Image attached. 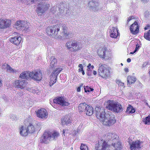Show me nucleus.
Instances as JSON below:
<instances>
[{"mask_svg":"<svg viewBox=\"0 0 150 150\" xmlns=\"http://www.w3.org/2000/svg\"><path fill=\"white\" fill-rule=\"evenodd\" d=\"M62 69L61 68H58L56 69L55 71H56V72L57 74L60 73V72L62 70Z\"/></svg>","mask_w":150,"mask_h":150,"instance_id":"49530a36","label":"nucleus"},{"mask_svg":"<svg viewBox=\"0 0 150 150\" xmlns=\"http://www.w3.org/2000/svg\"><path fill=\"white\" fill-rule=\"evenodd\" d=\"M118 85L120 86H123L124 85V83L120 82H119L118 83Z\"/></svg>","mask_w":150,"mask_h":150,"instance_id":"864d4df0","label":"nucleus"},{"mask_svg":"<svg viewBox=\"0 0 150 150\" xmlns=\"http://www.w3.org/2000/svg\"><path fill=\"white\" fill-rule=\"evenodd\" d=\"M110 36L113 38H116L119 35L118 30L115 27H110Z\"/></svg>","mask_w":150,"mask_h":150,"instance_id":"a211bd4d","label":"nucleus"},{"mask_svg":"<svg viewBox=\"0 0 150 150\" xmlns=\"http://www.w3.org/2000/svg\"><path fill=\"white\" fill-rule=\"evenodd\" d=\"M33 124L34 125L35 130H38L40 129V124L39 122L35 121Z\"/></svg>","mask_w":150,"mask_h":150,"instance_id":"2f4dec72","label":"nucleus"},{"mask_svg":"<svg viewBox=\"0 0 150 150\" xmlns=\"http://www.w3.org/2000/svg\"><path fill=\"white\" fill-rule=\"evenodd\" d=\"M31 29L30 28L28 27L27 28H25L23 30L25 32H28L30 31Z\"/></svg>","mask_w":150,"mask_h":150,"instance_id":"de8ad7c7","label":"nucleus"},{"mask_svg":"<svg viewBox=\"0 0 150 150\" xmlns=\"http://www.w3.org/2000/svg\"><path fill=\"white\" fill-rule=\"evenodd\" d=\"M99 67L98 69V74H101L103 75V71L107 68V66L105 64H99Z\"/></svg>","mask_w":150,"mask_h":150,"instance_id":"5701e85b","label":"nucleus"},{"mask_svg":"<svg viewBox=\"0 0 150 150\" xmlns=\"http://www.w3.org/2000/svg\"><path fill=\"white\" fill-rule=\"evenodd\" d=\"M112 137L114 138V139H112L113 142L112 143V145L113 146L115 143L116 144L119 143L121 144V143L119 142L118 136L116 134L111 133H109L107 135V139L110 140L112 139Z\"/></svg>","mask_w":150,"mask_h":150,"instance_id":"9b49d317","label":"nucleus"},{"mask_svg":"<svg viewBox=\"0 0 150 150\" xmlns=\"http://www.w3.org/2000/svg\"><path fill=\"white\" fill-rule=\"evenodd\" d=\"M59 11L58 12L57 14V15H58V16L62 15L64 13V10L62 9L61 8H59Z\"/></svg>","mask_w":150,"mask_h":150,"instance_id":"79ce46f5","label":"nucleus"},{"mask_svg":"<svg viewBox=\"0 0 150 150\" xmlns=\"http://www.w3.org/2000/svg\"><path fill=\"white\" fill-rule=\"evenodd\" d=\"M84 90L85 92H89L91 91H93L94 89L93 88H90L88 86H84Z\"/></svg>","mask_w":150,"mask_h":150,"instance_id":"c9c22d12","label":"nucleus"},{"mask_svg":"<svg viewBox=\"0 0 150 150\" xmlns=\"http://www.w3.org/2000/svg\"><path fill=\"white\" fill-rule=\"evenodd\" d=\"M93 74L94 75H96L97 74V72L95 71H93Z\"/></svg>","mask_w":150,"mask_h":150,"instance_id":"052dcab7","label":"nucleus"},{"mask_svg":"<svg viewBox=\"0 0 150 150\" xmlns=\"http://www.w3.org/2000/svg\"><path fill=\"white\" fill-rule=\"evenodd\" d=\"M88 6L89 8L94 11H97L101 9V7L98 2L92 0L88 3Z\"/></svg>","mask_w":150,"mask_h":150,"instance_id":"6e6552de","label":"nucleus"},{"mask_svg":"<svg viewBox=\"0 0 150 150\" xmlns=\"http://www.w3.org/2000/svg\"><path fill=\"white\" fill-rule=\"evenodd\" d=\"M31 78L36 81H40L42 79V71L40 70H35L30 72Z\"/></svg>","mask_w":150,"mask_h":150,"instance_id":"0eeeda50","label":"nucleus"},{"mask_svg":"<svg viewBox=\"0 0 150 150\" xmlns=\"http://www.w3.org/2000/svg\"><path fill=\"white\" fill-rule=\"evenodd\" d=\"M30 72H24L21 74L20 76V78L22 79H28L29 77L31 78Z\"/></svg>","mask_w":150,"mask_h":150,"instance_id":"a878e982","label":"nucleus"},{"mask_svg":"<svg viewBox=\"0 0 150 150\" xmlns=\"http://www.w3.org/2000/svg\"><path fill=\"white\" fill-rule=\"evenodd\" d=\"M28 132V133H32L34 132L35 131V129L34 125L30 123L27 128Z\"/></svg>","mask_w":150,"mask_h":150,"instance_id":"cd10ccee","label":"nucleus"},{"mask_svg":"<svg viewBox=\"0 0 150 150\" xmlns=\"http://www.w3.org/2000/svg\"><path fill=\"white\" fill-rule=\"evenodd\" d=\"M115 150H121V144L114 143L113 146ZM110 148L106 142L103 140L100 141L96 144L95 150H110Z\"/></svg>","mask_w":150,"mask_h":150,"instance_id":"f03ea898","label":"nucleus"},{"mask_svg":"<svg viewBox=\"0 0 150 150\" xmlns=\"http://www.w3.org/2000/svg\"><path fill=\"white\" fill-rule=\"evenodd\" d=\"M78 66L80 68L79 69V72H81L83 75H84L85 72L83 69V67L82 65L81 64H79Z\"/></svg>","mask_w":150,"mask_h":150,"instance_id":"e433bc0d","label":"nucleus"},{"mask_svg":"<svg viewBox=\"0 0 150 150\" xmlns=\"http://www.w3.org/2000/svg\"><path fill=\"white\" fill-rule=\"evenodd\" d=\"M92 71H88L86 72V74L88 76H91L92 74Z\"/></svg>","mask_w":150,"mask_h":150,"instance_id":"8fccbe9b","label":"nucleus"},{"mask_svg":"<svg viewBox=\"0 0 150 150\" xmlns=\"http://www.w3.org/2000/svg\"><path fill=\"white\" fill-rule=\"evenodd\" d=\"M66 46L71 51H76L80 50L82 47L80 44L76 41H70L66 43Z\"/></svg>","mask_w":150,"mask_h":150,"instance_id":"39448f33","label":"nucleus"},{"mask_svg":"<svg viewBox=\"0 0 150 150\" xmlns=\"http://www.w3.org/2000/svg\"><path fill=\"white\" fill-rule=\"evenodd\" d=\"M94 109L93 107L90 105L87 104L86 108L84 109V112L87 115L90 116L93 113Z\"/></svg>","mask_w":150,"mask_h":150,"instance_id":"aec40b11","label":"nucleus"},{"mask_svg":"<svg viewBox=\"0 0 150 150\" xmlns=\"http://www.w3.org/2000/svg\"><path fill=\"white\" fill-rule=\"evenodd\" d=\"M108 52L107 49L105 48H103L100 51H98V54L99 57L104 59H107L106 57H107L106 55V53Z\"/></svg>","mask_w":150,"mask_h":150,"instance_id":"6ab92c4d","label":"nucleus"},{"mask_svg":"<svg viewBox=\"0 0 150 150\" xmlns=\"http://www.w3.org/2000/svg\"><path fill=\"white\" fill-rule=\"evenodd\" d=\"M6 66V67L5 68L6 69V70H7L10 72H15L14 70L12 69L11 67L9 66L7 64H4V65H3L2 66V69L4 68V67Z\"/></svg>","mask_w":150,"mask_h":150,"instance_id":"7c9ffc66","label":"nucleus"},{"mask_svg":"<svg viewBox=\"0 0 150 150\" xmlns=\"http://www.w3.org/2000/svg\"><path fill=\"white\" fill-rule=\"evenodd\" d=\"M21 40L22 38L21 37L13 36L10 38V41L14 44L18 45L20 43Z\"/></svg>","mask_w":150,"mask_h":150,"instance_id":"f3484780","label":"nucleus"},{"mask_svg":"<svg viewBox=\"0 0 150 150\" xmlns=\"http://www.w3.org/2000/svg\"><path fill=\"white\" fill-rule=\"evenodd\" d=\"M21 24V28H26L27 25V22L25 21H22V23Z\"/></svg>","mask_w":150,"mask_h":150,"instance_id":"58836bf2","label":"nucleus"},{"mask_svg":"<svg viewBox=\"0 0 150 150\" xmlns=\"http://www.w3.org/2000/svg\"><path fill=\"white\" fill-rule=\"evenodd\" d=\"M144 37L146 40L150 41V30H149L147 32L144 33Z\"/></svg>","mask_w":150,"mask_h":150,"instance_id":"72a5a7b5","label":"nucleus"},{"mask_svg":"<svg viewBox=\"0 0 150 150\" xmlns=\"http://www.w3.org/2000/svg\"><path fill=\"white\" fill-rule=\"evenodd\" d=\"M65 130L64 129L63 130V134L64 135V136H65Z\"/></svg>","mask_w":150,"mask_h":150,"instance_id":"69168bd1","label":"nucleus"},{"mask_svg":"<svg viewBox=\"0 0 150 150\" xmlns=\"http://www.w3.org/2000/svg\"><path fill=\"white\" fill-rule=\"evenodd\" d=\"M111 112L105 114L104 109L100 107H96L95 109V114L97 118L103 124L106 125L110 126L116 122V119L114 115Z\"/></svg>","mask_w":150,"mask_h":150,"instance_id":"f257e3e1","label":"nucleus"},{"mask_svg":"<svg viewBox=\"0 0 150 150\" xmlns=\"http://www.w3.org/2000/svg\"><path fill=\"white\" fill-rule=\"evenodd\" d=\"M37 116L40 118H46L47 117V113L46 110L43 108L38 109L35 111Z\"/></svg>","mask_w":150,"mask_h":150,"instance_id":"f8f14e48","label":"nucleus"},{"mask_svg":"<svg viewBox=\"0 0 150 150\" xmlns=\"http://www.w3.org/2000/svg\"><path fill=\"white\" fill-rule=\"evenodd\" d=\"M91 68L92 69H93L94 68V66L93 65H92L91 66L90 68Z\"/></svg>","mask_w":150,"mask_h":150,"instance_id":"774afa93","label":"nucleus"},{"mask_svg":"<svg viewBox=\"0 0 150 150\" xmlns=\"http://www.w3.org/2000/svg\"><path fill=\"white\" fill-rule=\"evenodd\" d=\"M124 71L125 72H127L129 71L128 69L127 68H125L124 69Z\"/></svg>","mask_w":150,"mask_h":150,"instance_id":"6e6d98bb","label":"nucleus"},{"mask_svg":"<svg viewBox=\"0 0 150 150\" xmlns=\"http://www.w3.org/2000/svg\"><path fill=\"white\" fill-rule=\"evenodd\" d=\"M27 90L30 92L33 93H34L35 91V89L33 88H27Z\"/></svg>","mask_w":150,"mask_h":150,"instance_id":"37998d69","label":"nucleus"},{"mask_svg":"<svg viewBox=\"0 0 150 150\" xmlns=\"http://www.w3.org/2000/svg\"><path fill=\"white\" fill-rule=\"evenodd\" d=\"M4 29L9 27L11 24V21L9 20L4 19Z\"/></svg>","mask_w":150,"mask_h":150,"instance_id":"473e14b6","label":"nucleus"},{"mask_svg":"<svg viewBox=\"0 0 150 150\" xmlns=\"http://www.w3.org/2000/svg\"><path fill=\"white\" fill-rule=\"evenodd\" d=\"M141 1L143 2L144 3L147 2L148 1V0H141Z\"/></svg>","mask_w":150,"mask_h":150,"instance_id":"bf43d9fd","label":"nucleus"},{"mask_svg":"<svg viewBox=\"0 0 150 150\" xmlns=\"http://www.w3.org/2000/svg\"><path fill=\"white\" fill-rule=\"evenodd\" d=\"M150 28V25L149 24H147L146 26L144 28V29L145 30L149 29Z\"/></svg>","mask_w":150,"mask_h":150,"instance_id":"3c124183","label":"nucleus"},{"mask_svg":"<svg viewBox=\"0 0 150 150\" xmlns=\"http://www.w3.org/2000/svg\"><path fill=\"white\" fill-rule=\"evenodd\" d=\"M139 47V46L138 45V44H137L136 47L135 48V49L134 50V52H136L138 50Z\"/></svg>","mask_w":150,"mask_h":150,"instance_id":"09e8293b","label":"nucleus"},{"mask_svg":"<svg viewBox=\"0 0 150 150\" xmlns=\"http://www.w3.org/2000/svg\"><path fill=\"white\" fill-rule=\"evenodd\" d=\"M136 78L132 76H128L127 78L128 84H130L134 83L136 81Z\"/></svg>","mask_w":150,"mask_h":150,"instance_id":"bb28decb","label":"nucleus"},{"mask_svg":"<svg viewBox=\"0 0 150 150\" xmlns=\"http://www.w3.org/2000/svg\"><path fill=\"white\" fill-rule=\"evenodd\" d=\"M22 23V21H17L16 23L15 24V26L17 28H21V23Z\"/></svg>","mask_w":150,"mask_h":150,"instance_id":"4c0bfd02","label":"nucleus"},{"mask_svg":"<svg viewBox=\"0 0 150 150\" xmlns=\"http://www.w3.org/2000/svg\"><path fill=\"white\" fill-rule=\"evenodd\" d=\"M56 82V79H54V80L51 79L49 82V85L51 87L52 85L54 84Z\"/></svg>","mask_w":150,"mask_h":150,"instance_id":"c03bdc74","label":"nucleus"},{"mask_svg":"<svg viewBox=\"0 0 150 150\" xmlns=\"http://www.w3.org/2000/svg\"><path fill=\"white\" fill-rule=\"evenodd\" d=\"M80 149L81 150H88V147L86 145L81 144Z\"/></svg>","mask_w":150,"mask_h":150,"instance_id":"ea45409f","label":"nucleus"},{"mask_svg":"<svg viewBox=\"0 0 150 150\" xmlns=\"http://www.w3.org/2000/svg\"><path fill=\"white\" fill-rule=\"evenodd\" d=\"M132 18L131 17H129L127 21V22L128 23L132 19Z\"/></svg>","mask_w":150,"mask_h":150,"instance_id":"4d7b16f0","label":"nucleus"},{"mask_svg":"<svg viewBox=\"0 0 150 150\" xmlns=\"http://www.w3.org/2000/svg\"><path fill=\"white\" fill-rule=\"evenodd\" d=\"M135 52H134V51L133 52H130V54H134V53H135Z\"/></svg>","mask_w":150,"mask_h":150,"instance_id":"338daca9","label":"nucleus"},{"mask_svg":"<svg viewBox=\"0 0 150 150\" xmlns=\"http://www.w3.org/2000/svg\"><path fill=\"white\" fill-rule=\"evenodd\" d=\"M59 31V27L55 25L47 28L46 33L49 36L54 38H57L58 37V32Z\"/></svg>","mask_w":150,"mask_h":150,"instance_id":"423d86ee","label":"nucleus"},{"mask_svg":"<svg viewBox=\"0 0 150 150\" xmlns=\"http://www.w3.org/2000/svg\"><path fill=\"white\" fill-rule=\"evenodd\" d=\"M91 64H90V63H89V64H88V66H87V67H88H88H91Z\"/></svg>","mask_w":150,"mask_h":150,"instance_id":"0e129e2a","label":"nucleus"},{"mask_svg":"<svg viewBox=\"0 0 150 150\" xmlns=\"http://www.w3.org/2000/svg\"><path fill=\"white\" fill-rule=\"evenodd\" d=\"M50 64L49 68L52 69L56 67L57 65V59L54 57H52L51 58Z\"/></svg>","mask_w":150,"mask_h":150,"instance_id":"393cba45","label":"nucleus"},{"mask_svg":"<svg viewBox=\"0 0 150 150\" xmlns=\"http://www.w3.org/2000/svg\"><path fill=\"white\" fill-rule=\"evenodd\" d=\"M58 75L57 73L56 72V71L54 70L53 71L52 73V77H54V79L55 77V79H56L57 76Z\"/></svg>","mask_w":150,"mask_h":150,"instance_id":"a18cd8bd","label":"nucleus"},{"mask_svg":"<svg viewBox=\"0 0 150 150\" xmlns=\"http://www.w3.org/2000/svg\"><path fill=\"white\" fill-rule=\"evenodd\" d=\"M59 136L58 132H54L52 133L50 132H45L40 139L41 142L42 143L47 144L49 143L50 141L56 139Z\"/></svg>","mask_w":150,"mask_h":150,"instance_id":"7ed1b4c3","label":"nucleus"},{"mask_svg":"<svg viewBox=\"0 0 150 150\" xmlns=\"http://www.w3.org/2000/svg\"><path fill=\"white\" fill-rule=\"evenodd\" d=\"M142 143V142L139 140H137L135 142H133L131 143H129L130 148L132 150L139 149L141 148V144Z\"/></svg>","mask_w":150,"mask_h":150,"instance_id":"4468645a","label":"nucleus"},{"mask_svg":"<svg viewBox=\"0 0 150 150\" xmlns=\"http://www.w3.org/2000/svg\"><path fill=\"white\" fill-rule=\"evenodd\" d=\"M40 91L38 90L35 89L34 93H36L37 94H39Z\"/></svg>","mask_w":150,"mask_h":150,"instance_id":"603ef678","label":"nucleus"},{"mask_svg":"<svg viewBox=\"0 0 150 150\" xmlns=\"http://www.w3.org/2000/svg\"><path fill=\"white\" fill-rule=\"evenodd\" d=\"M135 111V109L130 105H129L127 107L126 112L127 113H133Z\"/></svg>","mask_w":150,"mask_h":150,"instance_id":"c85d7f7f","label":"nucleus"},{"mask_svg":"<svg viewBox=\"0 0 150 150\" xmlns=\"http://www.w3.org/2000/svg\"><path fill=\"white\" fill-rule=\"evenodd\" d=\"M13 85L16 87L23 89L27 85V83L24 80H17L15 81Z\"/></svg>","mask_w":150,"mask_h":150,"instance_id":"ddd939ff","label":"nucleus"},{"mask_svg":"<svg viewBox=\"0 0 150 150\" xmlns=\"http://www.w3.org/2000/svg\"><path fill=\"white\" fill-rule=\"evenodd\" d=\"M106 69H105L104 71H103V75L101 74H99L98 75L101 77L104 78H106L107 77H109L110 74V71L109 70V68L107 66V68H106Z\"/></svg>","mask_w":150,"mask_h":150,"instance_id":"b1692460","label":"nucleus"},{"mask_svg":"<svg viewBox=\"0 0 150 150\" xmlns=\"http://www.w3.org/2000/svg\"><path fill=\"white\" fill-rule=\"evenodd\" d=\"M2 84L1 81L0 79V87L2 86Z\"/></svg>","mask_w":150,"mask_h":150,"instance_id":"680f3d73","label":"nucleus"},{"mask_svg":"<svg viewBox=\"0 0 150 150\" xmlns=\"http://www.w3.org/2000/svg\"><path fill=\"white\" fill-rule=\"evenodd\" d=\"M20 134L23 136H26L28 133L26 127L23 126L20 127Z\"/></svg>","mask_w":150,"mask_h":150,"instance_id":"4be33fe9","label":"nucleus"},{"mask_svg":"<svg viewBox=\"0 0 150 150\" xmlns=\"http://www.w3.org/2000/svg\"><path fill=\"white\" fill-rule=\"evenodd\" d=\"M143 121L145 125H149L150 124V116L149 115L143 120Z\"/></svg>","mask_w":150,"mask_h":150,"instance_id":"f704fd0d","label":"nucleus"},{"mask_svg":"<svg viewBox=\"0 0 150 150\" xmlns=\"http://www.w3.org/2000/svg\"><path fill=\"white\" fill-rule=\"evenodd\" d=\"M131 61V59L130 58H128L127 59V62H130Z\"/></svg>","mask_w":150,"mask_h":150,"instance_id":"13d9d810","label":"nucleus"},{"mask_svg":"<svg viewBox=\"0 0 150 150\" xmlns=\"http://www.w3.org/2000/svg\"><path fill=\"white\" fill-rule=\"evenodd\" d=\"M91 71V70L90 69V67L88 68V69H87V71Z\"/></svg>","mask_w":150,"mask_h":150,"instance_id":"e2e57ef3","label":"nucleus"},{"mask_svg":"<svg viewBox=\"0 0 150 150\" xmlns=\"http://www.w3.org/2000/svg\"><path fill=\"white\" fill-rule=\"evenodd\" d=\"M62 32L61 35L63 37L64 39L69 38L72 36L71 34L67 33V27L65 25H63L62 27Z\"/></svg>","mask_w":150,"mask_h":150,"instance_id":"dca6fc26","label":"nucleus"},{"mask_svg":"<svg viewBox=\"0 0 150 150\" xmlns=\"http://www.w3.org/2000/svg\"><path fill=\"white\" fill-rule=\"evenodd\" d=\"M81 90V88H80V86H79V87H78L77 89V92H80Z\"/></svg>","mask_w":150,"mask_h":150,"instance_id":"5fc2aeb1","label":"nucleus"},{"mask_svg":"<svg viewBox=\"0 0 150 150\" xmlns=\"http://www.w3.org/2000/svg\"><path fill=\"white\" fill-rule=\"evenodd\" d=\"M53 102L54 103L59 104L62 106H67L69 105V102L62 97H59L54 99Z\"/></svg>","mask_w":150,"mask_h":150,"instance_id":"9d476101","label":"nucleus"},{"mask_svg":"<svg viewBox=\"0 0 150 150\" xmlns=\"http://www.w3.org/2000/svg\"><path fill=\"white\" fill-rule=\"evenodd\" d=\"M139 27L137 22L135 21L130 27V30L131 32L133 34H137L139 31Z\"/></svg>","mask_w":150,"mask_h":150,"instance_id":"2eb2a0df","label":"nucleus"},{"mask_svg":"<svg viewBox=\"0 0 150 150\" xmlns=\"http://www.w3.org/2000/svg\"><path fill=\"white\" fill-rule=\"evenodd\" d=\"M61 120L63 125L69 124L71 121L70 116L67 115L63 117L62 118Z\"/></svg>","mask_w":150,"mask_h":150,"instance_id":"412c9836","label":"nucleus"},{"mask_svg":"<svg viewBox=\"0 0 150 150\" xmlns=\"http://www.w3.org/2000/svg\"><path fill=\"white\" fill-rule=\"evenodd\" d=\"M38 7L37 8L36 12L38 14L41 13V14L47 11L49 7V5L48 4H42L38 3ZM40 15L41 14H39Z\"/></svg>","mask_w":150,"mask_h":150,"instance_id":"1a4fd4ad","label":"nucleus"},{"mask_svg":"<svg viewBox=\"0 0 150 150\" xmlns=\"http://www.w3.org/2000/svg\"><path fill=\"white\" fill-rule=\"evenodd\" d=\"M106 108L108 110L119 113L122 112L123 109L121 105L118 102L113 100H109Z\"/></svg>","mask_w":150,"mask_h":150,"instance_id":"20e7f679","label":"nucleus"},{"mask_svg":"<svg viewBox=\"0 0 150 150\" xmlns=\"http://www.w3.org/2000/svg\"><path fill=\"white\" fill-rule=\"evenodd\" d=\"M4 19H0V29H4Z\"/></svg>","mask_w":150,"mask_h":150,"instance_id":"a19ab883","label":"nucleus"},{"mask_svg":"<svg viewBox=\"0 0 150 150\" xmlns=\"http://www.w3.org/2000/svg\"><path fill=\"white\" fill-rule=\"evenodd\" d=\"M87 104L85 103H81L78 107V109L80 112H84V109L86 108Z\"/></svg>","mask_w":150,"mask_h":150,"instance_id":"c756f323","label":"nucleus"}]
</instances>
